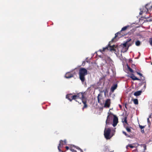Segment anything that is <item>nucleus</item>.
Here are the masks:
<instances>
[{"instance_id":"f257e3e1","label":"nucleus","mask_w":152,"mask_h":152,"mask_svg":"<svg viewBox=\"0 0 152 152\" xmlns=\"http://www.w3.org/2000/svg\"><path fill=\"white\" fill-rule=\"evenodd\" d=\"M66 98L70 102L74 100L80 104L82 102L84 104H86L88 100L87 98L84 96L83 93L81 92L74 95L72 94H67L66 96Z\"/></svg>"},{"instance_id":"f03ea898","label":"nucleus","mask_w":152,"mask_h":152,"mask_svg":"<svg viewBox=\"0 0 152 152\" xmlns=\"http://www.w3.org/2000/svg\"><path fill=\"white\" fill-rule=\"evenodd\" d=\"M140 15H141L143 12L147 13L149 11L152 10V3H149L145 5L144 7H142L140 9Z\"/></svg>"},{"instance_id":"7ed1b4c3","label":"nucleus","mask_w":152,"mask_h":152,"mask_svg":"<svg viewBox=\"0 0 152 152\" xmlns=\"http://www.w3.org/2000/svg\"><path fill=\"white\" fill-rule=\"evenodd\" d=\"M87 74V71L86 69L84 68L80 69L79 73V78L82 82L85 81V76Z\"/></svg>"},{"instance_id":"20e7f679","label":"nucleus","mask_w":152,"mask_h":152,"mask_svg":"<svg viewBox=\"0 0 152 152\" xmlns=\"http://www.w3.org/2000/svg\"><path fill=\"white\" fill-rule=\"evenodd\" d=\"M115 132V130H114L113 132H112L110 128H105L104 132V135L105 138L107 140L110 139L114 135Z\"/></svg>"},{"instance_id":"39448f33","label":"nucleus","mask_w":152,"mask_h":152,"mask_svg":"<svg viewBox=\"0 0 152 152\" xmlns=\"http://www.w3.org/2000/svg\"><path fill=\"white\" fill-rule=\"evenodd\" d=\"M113 41H112L111 40V41L109 43H108L107 46L105 48H103L102 49V50H99V51L102 52L104 51L105 50H110L111 51H113L114 52H116V50L115 48H116L118 47L117 45H113L112 46L110 45V43L111 42H113Z\"/></svg>"},{"instance_id":"423d86ee","label":"nucleus","mask_w":152,"mask_h":152,"mask_svg":"<svg viewBox=\"0 0 152 152\" xmlns=\"http://www.w3.org/2000/svg\"><path fill=\"white\" fill-rule=\"evenodd\" d=\"M129 27V25L125 26L122 28L121 30L120 31L118 32L115 34V36L112 39V41H116L115 40V39L117 37L120 38L122 36H123V35H121V33L122 32V31L126 30Z\"/></svg>"},{"instance_id":"0eeeda50","label":"nucleus","mask_w":152,"mask_h":152,"mask_svg":"<svg viewBox=\"0 0 152 152\" xmlns=\"http://www.w3.org/2000/svg\"><path fill=\"white\" fill-rule=\"evenodd\" d=\"M114 116L115 115H114L109 110V112L107 113V116L106 121V125L109 124L112 121L113 117H114Z\"/></svg>"},{"instance_id":"6e6552de","label":"nucleus","mask_w":152,"mask_h":152,"mask_svg":"<svg viewBox=\"0 0 152 152\" xmlns=\"http://www.w3.org/2000/svg\"><path fill=\"white\" fill-rule=\"evenodd\" d=\"M97 98L99 103L100 104H104V101L102 98V95L100 94H99L98 95Z\"/></svg>"},{"instance_id":"1a4fd4ad","label":"nucleus","mask_w":152,"mask_h":152,"mask_svg":"<svg viewBox=\"0 0 152 152\" xmlns=\"http://www.w3.org/2000/svg\"><path fill=\"white\" fill-rule=\"evenodd\" d=\"M118 122V117L116 116H114L113 119V125L114 127L116 126Z\"/></svg>"},{"instance_id":"9d476101","label":"nucleus","mask_w":152,"mask_h":152,"mask_svg":"<svg viewBox=\"0 0 152 152\" xmlns=\"http://www.w3.org/2000/svg\"><path fill=\"white\" fill-rule=\"evenodd\" d=\"M73 77V74L70 72L67 73L65 75V77L67 78H69Z\"/></svg>"},{"instance_id":"9b49d317","label":"nucleus","mask_w":152,"mask_h":152,"mask_svg":"<svg viewBox=\"0 0 152 152\" xmlns=\"http://www.w3.org/2000/svg\"><path fill=\"white\" fill-rule=\"evenodd\" d=\"M132 40V39H130V38H128L127 40V41H126L124 43H123V44H121V46H123V48H124V47H126V46H127V42H130Z\"/></svg>"},{"instance_id":"f8f14e48","label":"nucleus","mask_w":152,"mask_h":152,"mask_svg":"<svg viewBox=\"0 0 152 152\" xmlns=\"http://www.w3.org/2000/svg\"><path fill=\"white\" fill-rule=\"evenodd\" d=\"M117 85L115 84L113 85L111 87L110 90L112 92L114 91V90L117 88Z\"/></svg>"},{"instance_id":"ddd939ff","label":"nucleus","mask_w":152,"mask_h":152,"mask_svg":"<svg viewBox=\"0 0 152 152\" xmlns=\"http://www.w3.org/2000/svg\"><path fill=\"white\" fill-rule=\"evenodd\" d=\"M63 141L62 140H60V143L59 144V145H58V150L60 151H61L62 152H63L62 151H61V149H60V148L61 147V145H63Z\"/></svg>"},{"instance_id":"4468645a","label":"nucleus","mask_w":152,"mask_h":152,"mask_svg":"<svg viewBox=\"0 0 152 152\" xmlns=\"http://www.w3.org/2000/svg\"><path fill=\"white\" fill-rule=\"evenodd\" d=\"M131 77L132 79L133 80H140V79L137 78L136 76H135L134 75L132 74Z\"/></svg>"},{"instance_id":"2eb2a0df","label":"nucleus","mask_w":152,"mask_h":152,"mask_svg":"<svg viewBox=\"0 0 152 152\" xmlns=\"http://www.w3.org/2000/svg\"><path fill=\"white\" fill-rule=\"evenodd\" d=\"M142 93V91H139L135 92L134 94V95L135 96H138L140 95Z\"/></svg>"},{"instance_id":"dca6fc26","label":"nucleus","mask_w":152,"mask_h":152,"mask_svg":"<svg viewBox=\"0 0 152 152\" xmlns=\"http://www.w3.org/2000/svg\"><path fill=\"white\" fill-rule=\"evenodd\" d=\"M125 128L126 129V131H127V132H131V130L130 128H132L131 127H129L128 126H126V125H124V126Z\"/></svg>"},{"instance_id":"f3484780","label":"nucleus","mask_w":152,"mask_h":152,"mask_svg":"<svg viewBox=\"0 0 152 152\" xmlns=\"http://www.w3.org/2000/svg\"><path fill=\"white\" fill-rule=\"evenodd\" d=\"M110 104V99H107L106 100L104 104Z\"/></svg>"},{"instance_id":"a211bd4d","label":"nucleus","mask_w":152,"mask_h":152,"mask_svg":"<svg viewBox=\"0 0 152 152\" xmlns=\"http://www.w3.org/2000/svg\"><path fill=\"white\" fill-rule=\"evenodd\" d=\"M139 126L140 128L141 129V132L142 133H144V128L145 127V126H142L140 125H139Z\"/></svg>"},{"instance_id":"6ab92c4d","label":"nucleus","mask_w":152,"mask_h":152,"mask_svg":"<svg viewBox=\"0 0 152 152\" xmlns=\"http://www.w3.org/2000/svg\"><path fill=\"white\" fill-rule=\"evenodd\" d=\"M132 101H133L134 103L135 104H137L138 103V100L137 99H132Z\"/></svg>"},{"instance_id":"aec40b11","label":"nucleus","mask_w":152,"mask_h":152,"mask_svg":"<svg viewBox=\"0 0 152 152\" xmlns=\"http://www.w3.org/2000/svg\"><path fill=\"white\" fill-rule=\"evenodd\" d=\"M127 118L126 117H125L122 120V121L123 122H125L126 124H128V123L127 122Z\"/></svg>"},{"instance_id":"412c9836","label":"nucleus","mask_w":152,"mask_h":152,"mask_svg":"<svg viewBox=\"0 0 152 152\" xmlns=\"http://www.w3.org/2000/svg\"><path fill=\"white\" fill-rule=\"evenodd\" d=\"M140 44L141 42L139 40H137L135 42V45L137 46H140Z\"/></svg>"},{"instance_id":"4be33fe9","label":"nucleus","mask_w":152,"mask_h":152,"mask_svg":"<svg viewBox=\"0 0 152 152\" xmlns=\"http://www.w3.org/2000/svg\"><path fill=\"white\" fill-rule=\"evenodd\" d=\"M133 42L131 43L130 42H127V44L128 46V48L127 49V50L128 49L129 47L132 45L133 44Z\"/></svg>"},{"instance_id":"5701e85b","label":"nucleus","mask_w":152,"mask_h":152,"mask_svg":"<svg viewBox=\"0 0 152 152\" xmlns=\"http://www.w3.org/2000/svg\"><path fill=\"white\" fill-rule=\"evenodd\" d=\"M122 133H123L127 137H129V135H128L127 133H126L125 132V131H123L122 132Z\"/></svg>"},{"instance_id":"b1692460","label":"nucleus","mask_w":152,"mask_h":152,"mask_svg":"<svg viewBox=\"0 0 152 152\" xmlns=\"http://www.w3.org/2000/svg\"><path fill=\"white\" fill-rule=\"evenodd\" d=\"M149 42L150 45L152 46V38L149 39Z\"/></svg>"},{"instance_id":"393cba45","label":"nucleus","mask_w":152,"mask_h":152,"mask_svg":"<svg viewBox=\"0 0 152 152\" xmlns=\"http://www.w3.org/2000/svg\"><path fill=\"white\" fill-rule=\"evenodd\" d=\"M129 147L131 148H133L134 147V146L131 144L128 145L127 146V147Z\"/></svg>"},{"instance_id":"a878e982","label":"nucleus","mask_w":152,"mask_h":152,"mask_svg":"<svg viewBox=\"0 0 152 152\" xmlns=\"http://www.w3.org/2000/svg\"><path fill=\"white\" fill-rule=\"evenodd\" d=\"M128 69L129 71L131 72H133V70L130 67H128Z\"/></svg>"},{"instance_id":"bb28decb","label":"nucleus","mask_w":152,"mask_h":152,"mask_svg":"<svg viewBox=\"0 0 152 152\" xmlns=\"http://www.w3.org/2000/svg\"><path fill=\"white\" fill-rule=\"evenodd\" d=\"M70 150L72 152H77L76 150H74L73 149L71 148L70 149Z\"/></svg>"},{"instance_id":"cd10ccee","label":"nucleus","mask_w":152,"mask_h":152,"mask_svg":"<svg viewBox=\"0 0 152 152\" xmlns=\"http://www.w3.org/2000/svg\"><path fill=\"white\" fill-rule=\"evenodd\" d=\"M137 73L138 75H139L141 77H142V75L141 73H140L139 72H137Z\"/></svg>"},{"instance_id":"c85d7f7f","label":"nucleus","mask_w":152,"mask_h":152,"mask_svg":"<svg viewBox=\"0 0 152 152\" xmlns=\"http://www.w3.org/2000/svg\"><path fill=\"white\" fill-rule=\"evenodd\" d=\"M110 105H104V107L109 108L110 107Z\"/></svg>"},{"instance_id":"c756f323","label":"nucleus","mask_w":152,"mask_h":152,"mask_svg":"<svg viewBox=\"0 0 152 152\" xmlns=\"http://www.w3.org/2000/svg\"><path fill=\"white\" fill-rule=\"evenodd\" d=\"M88 105H84V107L83 108V110L84 109L86 108L87 107Z\"/></svg>"},{"instance_id":"7c9ffc66","label":"nucleus","mask_w":152,"mask_h":152,"mask_svg":"<svg viewBox=\"0 0 152 152\" xmlns=\"http://www.w3.org/2000/svg\"><path fill=\"white\" fill-rule=\"evenodd\" d=\"M65 148L67 150H68L69 149V147L67 146H66Z\"/></svg>"},{"instance_id":"2f4dec72","label":"nucleus","mask_w":152,"mask_h":152,"mask_svg":"<svg viewBox=\"0 0 152 152\" xmlns=\"http://www.w3.org/2000/svg\"><path fill=\"white\" fill-rule=\"evenodd\" d=\"M149 18H150V16L148 17H145V18L146 19H148Z\"/></svg>"},{"instance_id":"473e14b6","label":"nucleus","mask_w":152,"mask_h":152,"mask_svg":"<svg viewBox=\"0 0 152 152\" xmlns=\"http://www.w3.org/2000/svg\"><path fill=\"white\" fill-rule=\"evenodd\" d=\"M147 121L148 123H150V121L149 119V118H148L147 119Z\"/></svg>"},{"instance_id":"72a5a7b5","label":"nucleus","mask_w":152,"mask_h":152,"mask_svg":"<svg viewBox=\"0 0 152 152\" xmlns=\"http://www.w3.org/2000/svg\"><path fill=\"white\" fill-rule=\"evenodd\" d=\"M103 107H101L100 108H99V110H103Z\"/></svg>"},{"instance_id":"f704fd0d","label":"nucleus","mask_w":152,"mask_h":152,"mask_svg":"<svg viewBox=\"0 0 152 152\" xmlns=\"http://www.w3.org/2000/svg\"><path fill=\"white\" fill-rule=\"evenodd\" d=\"M119 107L120 108H121V107H122V105H119Z\"/></svg>"},{"instance_id":"c9c22d12","label":"nucleus","mask_w":152,"mask_h":152,"mask_svg":"<svg viewBox=\"0 0 152 152\" xmlns=\"http://www.w3.org/2000/svg\"><path fill=\"white\" fill-rule=\"evenodd\" d=\"M125 107L126 108V106H127L128 105H124Z\"/></svg>"},{"instance_id":"e433bc0d","label":"nucleus","mask_w":152,"mask_h":152,"mask_svg":"<svg viewBox=\"0 0 152 152\" xmlns=\"http://www.w3.org/2000/svg\"><path fill=\"white\" fill-rule=\"evenodd\" d=\"M64 142L65 143H66V141H65H65H64Z\"/></svg>"},{"instance_id":"4c0bfd02","label":"nucleus","mask_w":152,"mask_h":152,"mask_svg":"<svg viewBox=\"0 0 152 152\" xmlns=\"http://www.w3.org/2000/svg\"><path fill=\"white\" fill-rule=\"evenodd\" d=\"M151 115H150L149 116V118H151Z\"/></svg>"},{"instance_id":"58836bf2","label":"nucleus","mask_w":152,"mask_h":152,"mask_svg":"<svg viewBox=\"0 0 152 152\" xmlns=\"http://www.w3.org/2000/svg\"><path fill=\"white\" fill-rule=\"evenodd\" d=\"M82 65H83V66H84V65H83V64H82Z\"/></svg>"},{"instance_id":"ea45409f","label":"nucleus","mask_w":152,"mask_h":152,"mask_svg":"<svg viewBox=\"0 0 152 152\" xmlns=\"http://www.w3.org/2000/svg\"><path fill=\"white\" fill-rule=\"evenodd\" d=\"M149 20H151V19Z\"/></svg>"}]
</instances>
